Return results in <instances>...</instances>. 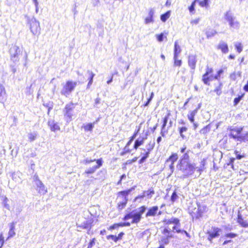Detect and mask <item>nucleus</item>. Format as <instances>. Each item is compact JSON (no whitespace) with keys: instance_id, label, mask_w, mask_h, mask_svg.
Wrapping results in <instances>:
<instances>
[{"instance_id":"1","label":"nucleus","mask_w":248,"mask_h":248,"mask_svg":"<svg viewBox=\"0 0 248 248\" xmlns=\"http://www.w3.org/2000/svg\"><path fill=\"white\" fill-rule=\"evenodd\" d=\"M204 161H202L200 166H197L195 163H191L189 162L178 163L177 165V169L181 173L180 177L182 179H185L192 175L194 172L196 171L201 174L202 171L204 169Z\"/></svg>"},{"instance_id":"2","label":"nucleus","mask_w":248,"mask_h":248,"mask_svg":"<svg viewBox=\"0 0 248 248\" xmlns=\"http://www.w3.org/2000/svg\"><path fill=\"white\" fill-rule=\"evenodd\" d=\"M229 137L240 142L248 140V132L243 130V127L232 126L228 128Z\"/></svg>"},{"instance_id":"3","label":"nucleus","mask_w":248,"mask_h":248,"mask_svg":"<svg viewBox=\"0 0 248 248\" xmlns=\"http://www.w3.org/2000/svg\"><path fill=\"white\" fill-rule=\"evenodd\" d=\"M207 207L204 205H201L200 203L197 202V207H195L190 212L193 218L198 219L202 216L204 213L206 212Z\"/></svg>"},{"instance_id":"4","label":"nucleus","mask_w":248,"mask_h":248,"mask_svg":"<svg viewBox=\"0 0 248 248\" xmlns=\"http://www.w3.org/2000/svg\"><path fill=\"white\" fill-rule=\"evenodd\" d=\"M76 86V82L72 81H66L65 84L63 85L62 89L61 91V94L66 97H68L71 93L74 91Z\"/></svg>"},{"instance_id":"5","label":"nucleus","mask_w":248,"mask_h":248,"mask_svg":"<svg viewBox=\"0 0 248 248\" xmlns=\"http://www.w3.org/2000/svg\"><path fill=\"white\" fill-rule=\"evenodd\" d=\"M28 23L32 33L35 35H39L41 31L39 22L35 18L32 17L29 20Z\"/></svg>"},{"instance_id":"6","label":"nucleus","mask_w":248,"mask_h":248,"mask_svg":"<svg viewBox=\"0 0 248 248\" xmlns=\"http://www.w3.org/2000/svg\"><path fill=\"white\" fill-rule=\"evenodd\" d=\"M75 105L71 102L66 105L63 110L64 116L66 121L69 122L72 120L73 116V110L75 108Z\"/></svg>"},{"instance_id":"7","label":"nucleus","mask_w":248,"mask_h":248,"mask_svg":"<svg viewBox=\"0 0 248 248\" xmlns=\"http://www.w3.org/2000/svg\"><path fill=\"white\" fill-rule=\"evenodd\" d=\"M225 19L229 22L231 27L234 29H238L240 27V23L234 17L232 14L227 12L225 16Z\"/></svg>"},{"instance_id":"8","label":"nucleus","mask_w":248,"mask_h":248,"mask_svg":"<svg viewBox=\"0 0 248 248\" xmlns=\"http://www.w3.org/2000/svg\"><path fill=\"white\" fill-rule=\"evenodd\" d=\"M222 232V230L218 227H212L207 232V239L211 242L213 239L219 237Z\"/></svg>"},{"instance_id":"9","label":"nucleus","mask_w":248,"mask_h":248,"mask_svg":"<svg viewBox=\"0 0 248 248\" xmlns=\"http://www.w3.org/2000/svg\"><path fill=\"white\" fill-rule=\"evenodd\" d=\"M33 179L36 190H37L40 194H45L47 192V190L41 181L39 180L38 176L37 175H34Z\"/></svg>"},{"instance_id":"10","label":"nucleus","mask_w":248,"mask_h":248,"mask_svg":"<svg viewBox=\"0 0 248 248\" xmlns=\"http://www.w3.org/2000/svg\"><path fill=\"white\" fill-rule=\"evenodd\" d=\"M130 218H132L131 223L137 224L141 220V217L136 212L132 211L127 214L123 218L124 220H127Z\"/></svg>"},{"instance_id":"11","label":"nucleus","mask_w":248,"mask_h":248,"mask_svg":"<svg viewBox=\"0 0 248 248\" xmlns=\"http://www.w3.org/2000/svg\"><path fill=\"white\" fill-rule=\"evenodd\" d=\"M21 50L19 47L16 46H13L10 49V53L11 60L14 62H17L19 60V56Z\"/></svg>"},{"instance_id":"12","label":"nucleus","mask_w":248,"mask_h":248,"mask_svg":"<svg viewBox=\"0 0 248 248\" xmlns=\"http://www.w3.org/2000/svg\"><path fill=\"white\" fill-rule=\"evenodd\" d=\"M129 193V191H123L120 192V194L123 197V199L122 202L118 203V208L119 210H122L124 208L127 203V196Z\"/></svg>"},{"instance_id":"13","label":"nucleus","mask_w":248,"mask_h":248,"mask_svg":"<svg viewBox=\"0 0 248 248\" xmlns=\"http://www.w3.org/2000/svg\"><path fill=\"white\" fill-rule=\"evenodd\" d=\"M180 152L183 155H182L181 159L179 161V163H186L189 162V156L188 155V151H186V147H182L180 149Z\"/></svg>"},{"instance_id":"14","label":"nucleus","mask_w":248,"mask_h":248,"mask_svg":"<svg viewBox=\"0 0 248 248\" xmlns=\"http://www.w3.org/2000/svg\"><path fill=\"white\" fill-rule=\"evenodd\" d=\"M96 165L94 166L91 168H90L88 169L87 170H86L85 171V173L92 174L94 173L97 169L99 168L102 165V158H100L96 160Z\"/></svg>"},{"instance_id":"15","label":"nucleus","mask_w":248,"mask_h":248,"mask_svg":"<svg viewBox=\"0 0 248 248\" xmlns=\"http://www.w3.org/2000/svg\"><path fill=\"white\" fill-rule=\"evenodd\" d=\"M188 63L189 66L193 70L192 72H194L197 63L196 56L195 55H190L188 57Z\"/></svg>"},{"instance_id":"16","label":"nucleus","mask_w":248,"mask_h":248,"mask_svg":"<svg viewBox=\"0 0 248 248\" xmlns=\"http://www.w3.org/2000/svg\"><path fill=\"white\" fill-rule=\"evenodd\" d=\"M178 159V155L177 154H172L166 161V163H169L170 162V168L171 170V172H173L174 170V166L173 164L175 161Z\"/></svg>"},{"instance_id":"17","label":"nucleus","mask_w":248,"mask_h":248,"mask_svg":"<svg viewBox=\"0 0 248 248\" xmlns=\"http://www.w3.org/2000/svg\"><path fill=\"white\" fill-rule=\"evenodd\" d=\"M217 48L220 49L223 53L226 54L229 52L227 44L224 41H220L217 46Z\"/></svg>"},{"instance_id":"18","label":"nucleus","mask_w":248,"mask_h":248,"mask_svg":"<svg viewBox=\"0 0 248 248\" xmlns=\"http://www.w3.org/2000/svg\"><path fill=\"white\" fill-rule=\"evenodd\" d=\"M7 98V95L4 87L0 85V102L4 104Z\"/></svg>"},{"instance_id":"19","label":"nucleus","mask_w":248,"mask_h":248,"mask_svg":"<svg viewBox=\"0 0 248 248\" xmlns=\"http://www.w3.org/2000/svg\"><path fill=\"white\" fill-rule=\"evenodd\" d=\"M158 211V207L157 206H153L149 209L148 212L146 214V217H155Z\"/></svg>"},{"instance_id":"20","label":"nucleus","mask_w":248,"mask_h":248,"mask_svg":"<svg viewBox=\"0 0 248 248\" xmlns=\"http://www.w3.org/2000/svg\"><path fill=\"white\" fill-rule=\"evenodd\" d=\"M213 72V69L212 68L207 66L206 68V72L204 74L202 75V81L204 83H207V76L211 75Z\"/></svg>"},{"instance_id":"21","label":"nucleus","mask_w":248,"mask_h":248,"mask_svg":"<svg viewBox=\"0 0 248 248\" xmlns=\"http://www.w3.org/2000/svg\"><path fill=\"white\" fill-rule=\"evenodd\" d=\"M169 115V114L167 115V116H165L163 119V124L162 126L161 130L160 132V134L162 137H165L166 134L168 132V129H165V127L166 126L167 123L168 122V116Z\"/></svg>"},{"instance_id":"22","label":"nucleus","mask_w":248,"mask_h":248,"mask_svg":"<svg viewBox=\"0 0 248 248\" xmlns=\"http://www.w3.org/2000/svg\"><path fill=\"white\" fill-rule=\"evenodd\" d=\"M200 108V105H199V107L198 108H196L195 109H194L192 111H191L189 113V114H188L187 118L191 123H194V117L197 113L198 110Z\"/></svg>"},{"instance_id":"23","label":"nucleus","mask_w":248,"mask_h":248,"mask_svg":"<svg viewBox=\"0 0 248 248\" xmlns=\"http://www.w3.org/2000/svg\"><path fill=\"white\" fill-rule=\"evenodd\" d=\"M48 125L52 131L55 132L56 131L59 130L60 129L58 124L57 123H55L54 121H49L48 122Z\"/></svg>"},{"instance_id":"24","label":"nucleus","mask_w":248,"mask_h":248,"mask_svg":"<svg viewBox=\"0 0 248 248\" xmlns=\"http://www.w3.org/2000/svg\"><path fill=\"white\" fill-rule=\"evenodd\" d=\"M154 194V191L153 189H150L147 191H144L143 195L141 196H139L136 198L135 201L137 200L138 199H142L144 197H148L149 198H151L153 194Z\"/></svg>"},{"instance_id":"25","label":"nucleus","mask_w":248,"mask_h":248,"mask_svg":"<svg viewBox=\"0 0 248 248\" xmlns=\"http://www.w3.org/2000/svg\"><path fill=\"white\" fill-rule=\"evenodd\" d=\"M93 221L91 220H86L83 222L80 225H78V227H80L82 229H90L92 228V223Z\"/></svg>"},{"instance_id":"26","label":"nucleus","mask_w":248,"mask_h":248,"mask_svg":"<svg viewBox=\"0 0 248 248\" xmlns=\"http://www.w3.org/2000/svg\"><path fill=\"white\" fill-rule=\"evenodd\" d=\"M147 137H139L137 140H136L134 147L135 149H137L140 146L143 144L144 140L146 139Z\"/></svg>"},{"instance_id":"27","label":"nucleus","mask_w":248,"mask_h":248,"mask_svg":"<svg viewBox=\"0 0 248 248\" xmlns=\"http://www.w3.org/2000/svg\"><path fill=\"white\" fill-rule=\"evenodd\" d=\"M238 223L241 225V226L243 227L247 228L248 227V223L247 221L244 220L241 214H239L238 215Z\"/></svg>"},{"instance_id":"28","label":"nucleus","mask_w":248,"mask_h":248,"mask_svg":"<svg viewBox=\"0 0 248 248\" xmlns=\"http://www.w3.org/2000/svg\"><path fill=\"white\" fill-rule=\"evenodd\" d=\"M164 222L166 224H174L176 225H179V220L177 218L172 217L169 219H166L164 220Z\"/></svg>"},{"instance_id":"29","label":"nucleus","mask_w":248,"mask_h":248,"mask_svg":"<svg viewBox=\"0 0 248 248\" xmlns=\"http://www.w3.org/2000/svg\"><path fill=\"white\" fill-rule=\"evenodd\" d=\"M38 137V133L34 131L32 132H30L28 134V137L30 142H32L35 140Z\"/></svg>"},{"instance_id":"30","label":"nucleus","mask_w":248,"mask_h":248,"mask_svg":"<svg viewBox=\"0 0 248 248\" xmlns=\"http://www.w3.org/2000/svg\"><path fill=\"white\" fill-rule=\"evenodd\" d=\"M181 49L180 46L178 44L177 41L174 43V56L176 57L178 56V55L181 53Z\"/></svg>"},{"instance_id":"31","label":"nucleus","mask_w":248,"mask_h":248,"mask_svg":"<svg viewBox=\"0 0 248 248\" xmlns=\"http://www.w3.org/2000/svg\"><path fill=\"white\" fill-rule=\"evenodd\" d=\"M87 73L89 74V82L88 83V85H87V88H89L90 86L93 83V78L95 75V74L91 71L90 70H88L87 71Z\"/></svg>"},{"instance_id":"32","label":"nucleus","mask_w":248,"mask_h":248,"mask_svg":"<svg viewBox=\"0 0 248 248\" xmlns=\"http://www.w3.org/2000/svg\"><path fill=\"white\" fill-rule=\"evenodd\" d=\"M155 142L154 140L151 141L147 145H146L145 149H142L143 150H144V151H145L146 150V151H149V152L150 153L151 151L153 149V148L155 146Z\"/></svg>"},{"instance_id":"33","label":"nucleus","mask_w":248,"mask_h":248,"mask_svg":"<svg viewBox=\"0 0 248 248\" xmlns=\"http://www.w3.org/2000/svg\"><path fill=\"white\" fill-rule=\"evenodd\" d=\"M16 234V232H15V226L14 223L12 224L10 226V229L8 232V237L7 239H8L11 237L14 236Z\"/></svg>"},{"instance_id":"34","label":"nucleus","mask_w":248,"mask_h":248,"mask_svg":"<svg viewBox=\"0 0 248 248\" xmlns=\"http://www.w3.org/2000/svg\"><path fill=\"white\" fill-rule=\"evenodd\" d=\"M170 12L168 11L165 14L162 15L160 16V19L163 22H165L170 16Z\"/></svg>"},{"instance_id":"35","label":"nucleus","mask_w":248,"mask_h":248,"mask_svg":"<svg viewBox=\"0 0 248 248\" xmlns=\"http://www.w3.org/2000/svg\"><path fill=\"white\" fill-rule=\"evenodd\" d=\"M217 33L216 31L214 30H210L206 32V34L208 38L213 37Z\"/></svg>"},{"instance_id":"36","label":"nucleus","mask_w":248,"mask_h":248,"mask_svg":"<svg viewBox=\"0 0 248 248\" xmlns=\"http://www.w3.org/2000/svg\"><path fill=\"white\" fill-rule=\"evenodd\" d=\"M173 59H174V65L175 66H181L182 64V61L181 60H178V56H176V57H174L173 56Z\"/></svg>"},{"instance_id":"37","label":"nucleus","mask_w":248,"mask_h":248,"mask_svg":"<svg viewBox=\"0 0 248 248\" xmlns=\"http://www.w3.org/2000/svg\"><path fill=\"white\" fill-rule=\"evenodd\" d=\"M234 46L238 53H240L242 51L243 47H242L241 43H239V42H236L235 43Z\"/></svg>"},{"instance_id":"38","label":"nucleus","mask_w":248,"mask_h":248,"mask_svg":"<svg viewBox=\"0 0 248 248\" xmlns=\"http://www.w3.org/2000/svg\"><path fill=\"white\" fill-rule=\"evenodd\" d=\"M187 130V128L186 127H182L179 128V133L180 134L181 137L183 139H184L185 138V136L184 135L183 133L186 132Z\"/></svg>"},{"instance_id":"39","label":"nucleus","mask_w":248,"mask_h":248,"mask_svg":"<svg viewBox=\"0 0 248 248\" xmlns=\"http://www.w3.org/2000/svg\"><path fill=\"white\" fill-rule=\"evenodd\" d=\"M94 127V124L89 123L84 126L85 131H92Z\"/></svg>"},{"instance_id":"40","label":"nucleus","mask_w":248,"mask_h":248,"mask_svg":"<svg viewBox=\"0 0 248 248\" xmlns=\"http://www.w3.org/2000/svg\"><path fill=\"white\" fill-rule=\"evenodd\" d=\"M146 209V207L145 206H142L139 208L138 211L136 212L139 215H140L141 217V215L145 212Z\"/></svg>"},{"instance_id":"41","label":"nucleus","mask_w":248,"mask_h":248,"mask_svg":"<svg viewBox=\"0 0 248 248\" xmlns=\"http://www.w3.org/2000/svg\"><path fill=\"white\" fill-rule=\"evenodd\" d=\"M196 0H195L194 1H193L191 5L188 8L190 13L192 14H193L194 13L195 5V3H196Z\"/></svg>"},{"instance_id":"42","label":"nucleus","mask_w":248,"mask_h":248,"mask_svg":"<svg viewBox=\"0 0 248 248\" xmlns=\"http://www.w3.org/2000/svg\"><path fill=\"white\" fill-rule=\"evenodd\" d=\"M154 22L153 18L148 16L145 18L144 23L145 24H148L151 23H153Z\"/></svg>"},{"instance_id":"43","label":"nucleus","mask_w":248,"mask_h":248,"mask_svg":"<svg viewBox=\"0 0 248 248\" xmlns=\"http://www.w3.org/2000/svg\"><path fill=\"white\" fill-rule=\"evenodd\" d=\"M223 73V70L222 69L219 70L217 74L214 76V79L215 80H219V78L220 77L221 75Z\"/></svg>"},{"instance_id":"44","label":"nucleus","mask_w":248,"mask_h":248,"mask_svg":"<svg viewBox=\"0 0 248 248\" xmlns=\"http://www.w3.org/2000/svg\"><path fill=\"white\" fill-rule=\"evenodd\" d=\"M178 198V196L176 194L175 191H174L171 196V201L172 202H174Z\"/></svg>"},{"instance_id":"45","label":"nucleus","mask_w":248,"mask_h":248,"mask_svg":"<svg viewBox=\"0 0 248 248\" xmlns=\"http://www.w3.org/2000/svg\"><path fill=\"white\" fill-rule=\"evenodd\" d=\"M237 236V234L232 233V232H230V233H226L224 235V237H225L226 238H233L236 237Z\"/></svg>"},{"instance_id":"46","label":"nucleus","mask_w":248,"mask_h":248,"mask_svg":"<svg viewBox=\"0 0 248 248\" xmlns=\"http://www.w3.org/2000/svg\"><path fill=\"white\" fill-rule=\"evenodd\" d=\"M214 76H213L212 75V74L211 75H209V76H207V83H204V84L205 85H210V81H212L215 79H214Z\"/></svg>"},{"instance_id":"47","label":"nucleus","mask_w":248,"mask_h":248,"mask_svg":"<svg viewBox=\"0 0 248 248\" xmlns=\"http://www.w3.org/2000/svg\"><path fill=\"white\" fill-rule=\"evenodd\" d=\"M155 36L158 42H161L163 41L164 38L163 33H161L160 34H156Z\"/></svg>"},{"instance_id":"48","label":"nucleus","mask_w":248,"mask_h":248,"mask_svg":"<svg viewBox=\"0 0 248 248\" xmlns=\"http://www.w3.org/2000/svg\"><path fill=\"white\" fill-rule=\"evenodd\" d=\"M107 238L108 240L112 239V240H113L115 242H117L118 240L117 237L116 235H108L107 236Z\"/></svg>"},{"instance_id":"49","label":"nucleus","mask_w":248,"mask_h":248,"mask_svg":"<svg viewBox=\"0 0 248 248\" xmlns=\"http://www.w3.org/2000/svg\"><path fill=\"white\" fill-rule=\"evenodd\" d=\"M171 237V235H168L167 237L162 238L161 240V243L163 244H167L169 242V238Z\"/></svg>"},{"instance_id":"50","label":"nucleus","mask_w":248,"mask_h":248,"mask_svg":"<svg viewBox=\"0 0 248 248\" xmlns=\"http://www.w3.org/2000/svg\"><path fill=\"white\" fill-rule=\"evenodd\" d=\"M209 0H203L200 1V5L202 7H207Z\"/></svg>"},{"instance_id":"51","label":"nucleus","mask_w":248,"mask_h":248,"mask_svg":"<svg viewBox=\"0 0 248 248\" xmlns=\"http://www.w3.org/2000/svg\"><path fill=\"white\" fill-rule=\"evenodd\" d=\"M95 238H93L92 240L90 242V243L88 244V246L87 248H92L95 243Z\"/></svg>"},{"instance_id":"52","label":"nucleus","mask_w":248,"mask_h":248,"mask_svg":"<svg viewBox=\"0 0 248 248\" xmlns=\"http://www.w3.org/2000/svg\"><path fill=\"white\" fill-rule=\"evenodd\" d=\"M4 243V237L2 233L0 234V248L3 246Z\"/></svg>"},{"instance_id":"53","label":"nucleus","mask_w":248,"mask_h":248,"mask_svg":"<svg viewBox=\"0 0 248 248\" xmlns=\"http://www.w3.org/2000/svg\"><path fill=\"white\" fill-rule=\"evenodd\" d=\"M95 160H96L95 159L92 160V159H89L88 158H86L84 160L83 163L87 165V164H89V163H91L92 162H93V161H94Z\"/></svg>"},{"instance_id":"54","label":"nucleus","mask_w":248,"mask_h":248,"mask_svg":"<svg viewBox=\"0 0 248 248\" xmlns=\"http://www.w3.org/2000/svg\"><path fill=\"white\" fill-rule=\"evenodd\" d=\"M154 93L152 92L151 93L150 97L148 99V101H147V102L144 105L145 106H147L149 105V104L150 103V102H151V101L153 99V98L154 97Z\"/></svg>"},{"instance_id":"55","label":"nucleus","mask_w":248,"mask_h":248,"mask_svg":"<svg viewBox=\"0 0 248 248\" xmlns=\"http://www.w3.org/2000/svg\"><path fill=\"white\" fill-rule=\"evenodd\" d=\"M119 227V223H116L113 224V225H111L109 227L108 230H112L115 229H117Z\"/></svg>"},{"instance_id":"56","label":"nucleus","mask_w":248,"mask_h":248,"mask_svg":"<svg viewBox=\"0 0 248 248\" xmlns=\"http://www.w3.org/2000/svg\"><path fill=\"white\" fill-rule=\"evenodd\" d=\"M154 14H155V11H154V9L151 8L149 11L148 16L153 18Z\"/></svg>"},{"instance_id":"57","label":"nucleus","mask_w":248,"mask_h":248,"mask_svg":"<svg viewBox=\"0 0 248 248\" xmlns=\"http://www.w3.org/2000/svg\"><path fill=\"white\" fill-rule=\"evenodd\" d=\"M242 98L241 96H239L238 97H236L234 98V105L235 106L238 104V103L240 102Z\"/></svg>"},{"instance_id":"58","label":"nucleus","mask_w":248,"mask_h":248,"mask_svg":"<svg viewBox=\"0 0 248 248\" xmlns=\"http://www.w3.org/2000/svg\"><path fill=\"white\" fill-rule=\"evenodd\" d=\"M22 207L18 206L16 207V215H18L22 211Z\"/></svg>"},{"instance_id":"59","label":"nucleus","mask_w":248,"mask_h":248,"mask_svg":"<svg viewBox=\"0 0 248 248\" xmlns=\"http://www.w3.org/2000/svg\"><path fill=\"white\" fill-rule=\"evenodd\" d=\"M200 19L199 18H196L195 19H193L191 20L190 23L191 24H197L200 21Z\"/></svg>"},{"instance_id":"60","label":"nucleus","mask_w":248,"mask_h":248,"mask_svg":"<svg viewBox=\"0 0 248 248\" xmlns=\"http://www.w3.org/2000/svg\"><path fill=\"white\" fill-rule=\"evenodd\" d=\"M173 230H176V232L178 233H183V230H180V229H178L176 226H174L172 227Z\"/></svg>"},{"instance_id":"61","label":"nucleus","mask_w":248,"mask_h":248,"mask_svg":"<svg viewBox=\"0 0 248 248\" xmlns=\"http://www.w3.org/2000/svg\"><path fill=\"white\" fill-rule=\"evenodd\" d=\"M100 101H101V99L100 98H99V97L96 98L95 100L94 107H96V106L97 105L99 104L100 103Z\"/></svg>"},{"instance_id":"62","label":"nucleus","mask_w":248,"mask_h":248,"mask_svg":"<svg viewBox=\"0 0 248 248\" xmlns=\"http://www.w3.org/2000/svg\"><path fill=\"white\" fill-rule=\"evenodd\" d=\"M223 228L225 230L227 231H231L232 230V228L231 226L228 225V226H224Z\"/></svg>"},{"instance_id":"63","label":"nucleus","mask_w":248,"mask_h":248,"mask_svg":"<svg viewBox=\"0 0 248 248\" xmlns=\"http://www.w3.org/2000/svg\"><path fill=\"white\" fill-rule=\"evenodd\" d=\"M150 154V152H149V151H146V153L145 154H144V155L142 156L143 158H144L145 159H146L149 156V155Z\"/></svg>"},{"instance_id":"64","label":"nucleus","mask_w":248,"mask_h":248,"mask_svg":"<svg viewBox=\"0 0 248 248\" xmlns=\"http://www.w3.org/2000/svg\"><path fill=\"white\" fill-rule=\"evenodd\" d=\"M124 232H120V233L118 234V236H117V238H118V240H120V239H122V237H123V235H124Z\"/></svg>"}]
</instances>
